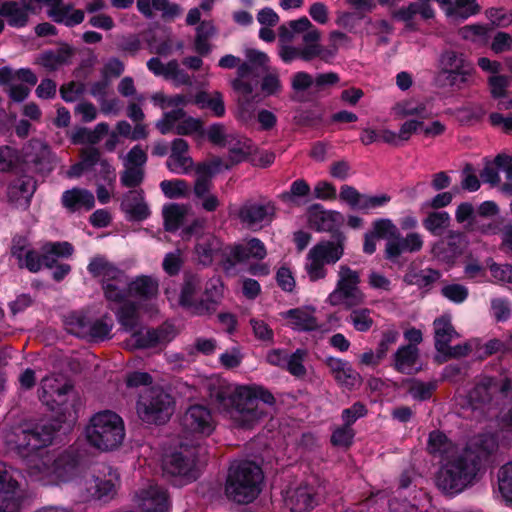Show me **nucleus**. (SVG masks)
Returning <instances> with one entry per match:
<instances>
[{
	"instance_id": "nucleus-28",
	"label": "nucleus",
	"mask_w": 512,
	"mask_h": 512,
	"mask_svg": "<svg viewBox=\"0 0 512 512\" xmlns=\"http://www.w3.org/2000/svg\"><path fill=\"white\" fill-rule=\"evenodd\" d=\"M82 461L80 453L70 448L59 454L53 461L54 474L64 482L71 480L77 473Z\"/></svg>"
},
{
	"instance_id": "nucleus-20",
	"label": "nucleus",
	"mask_w": 512,
	"mask_h": 512,
	"mask_svg": "<svg viewBox=\"0 0 512 512\" xmlns=\"http://www.w3.org/2000/svg\"><path fill=\"white\" fill-rule=\"evenodd\" d=\"M274 216L271 204L245 203L238 212L241 223L248 229L257 231L268 225Z\"/></svg>"
},
{
	"instance_id": "nucleus-56",
	"label": "nucleus",
	"mask_w": 512,
	"mask_h": 512,
	"mask_svg": "<svg viewBox=\"0 0 512 512\" xmlns=\"http://www.w3.org/2000/svg\"><path fill=\"white\" fill-rule=\"evenodd\" d=\"M211 287L213 288V292L205 303L201 302L197 305L194 303V314L211 313L216 310L217 303L222 296L223 286L219 280H216L211 283Z\"/></svg>"
},
{
	"instance_id": "nucleus-23",
	"label": "nucleus",
	"mask_w": 512,
	"mask_h": 512,
	"mask_svg": "<svg viewBox=\"0 0 512 512\" xmlns=\"http://www.w3.org/2000/svg\"><path fill=\"white\" fill-rule=\"evenodd\" d=\"M220 250V241L211 233L199 234L194 223V262L203 266L212 263L215 254Z\"/></svg>"
},
{
	"instance_id": "nucleus-15",
	"label": "nucleus",
	"mask_w": 512,
	"mask_h": 512,
	"mask_svg": "<svg viewBox=\"0 0 512 512\" xmlns=\"http://www.w3.org/2000/svg\"><path fill=\"white\" fill-rule=\"evenodd\" d=\"M512 390V381L504 379L502 384H498L490 377H484L479 383L469 392L467 396V407L471 409L472 414L477 417L478 414L486 410H490V401L492 395L499 392L501 395H506Z\"/></svg>"
},
{
	"instance_id": "nucleus-13",
	"label": "nucleus",
	"mask_w": 512,
	"mask_h": 512,
	"mask_svg": "<svg viewBox=\"0 0 512 512\" xmlns=\"http://www.w3.org/2000/svg\"><path fill=\"white\" fill-rule=\"evenodd\" d=\"M247 61L239 65L237 77L232 81L233 89L244 97L249 96L258 84L259 68L266 69L268 56L258 50L249 49L246 52Z\"/></svg>"
},
{
	"instance_id": "nucleus-42",
	"label": "nucleus",
	"mask_w": 512,
	"mask_h": 512,
	"mask_svg": "<svg viewBox=\"0 0 512 512\" xmlns=\"http://www.w3.org/2000/svg\"><path fill=\"white\" fill-rule=\"evenodd\" d=\"M428 450L431 454L439 456L442 460L458 453L460 450L440 431H433L429 435Z\"/></svg>"
},
{
	"instance_id": "nucleus-31",
	"label": "nucleus",
	"mask_w": 512,
	"mask_h": 512,
	"mask_svg": "<svg viewBox=\"0 0 512 512\" xmlns=\"http://www.w3.org/2000/svg\"><path fill=\"white\" fill-rule=\"evenodd\" d=\"M33 11L31 4L20 5L16 1H5L0 6V16L13 28L25 27L29 21V13Z\"/></svg>"
},
{
	"instance_id": "nucleus-6",
	"label": "nucleus",
	"mask_w": 512,
	"mask_h": 512,
	"mask_svg": "<svg viewBox=\"0 0 512 512\" xmlns=\"http://www.w3.org/2000/svg\"><path fill=\"white\" fill-rule=\"evenodd\" d=\"M85 433L92 447L103 452L114 451L124 441V421L117 413L104 410L91 417Z\"/></svg>"
},
{
	"instance_id": "nucleus-26",
	"label": "nucleus",
	"mask_w": 512,
	"mask_h": 512,
	"mask_svg": "<svg viewBox=\"0 0 512 512\" xmlns=\"http://www.w3.org/2000/svg\"><path fill=\"white\" fill-rule=\"evenodd\" d=\"M284 501L291 512H308L317 505L313 488L307 485L289 488Z\"/></svg>"
},
{
	"instance_id": "nucleus-18",
	"label": "nucleus",
	"mask_w": 512,
	"mask_h": 512,
	"mask_svg": "<svg viewBox=\"0 0 512 512\" xmlns=\"http://www.w3.org/2000/svg\"><path fill=\"white\" fill-rule=\"evenodd\" d=\"M267 252L262 241L257 238H251L246 243L230 246L225 250V260L223 267L229 271L237 263L245 262L251 258L263 259Z\"/></svg>"
},
{
	"instance_id": "nucleus-29",
	"label": "nucleus",
	"mask_w": 512,
	"mask_h": 512,
	"mask_svg": "<svg viewBox=\"0 0 512 512\" xmlns=\"http://www.w3.org/2000/svg\"><path fill=\"white\" fill-rule=\"evenodd\" d=\"M61 204L70 213H75L82 209L89 211L95 206V197L87 189L74 187L62 193Z\"/></svg>"
},
{
	"instance_id": "nucleus-32",
	"label": "nucleus",
	"mask_w": 512,
	"mask_h": 512,
	"mask_svg": "<svg viewBox=\"0 0 512 512\" xmlns=\"http://www.w3.org/2000/svg\"><path fill=\"white\" fill-rule=\"evenodd\" d=\"M314 312V309L310 307H303L290 309L282 313V316L287 320V324L294 330L313 331L319 327Z\"/></svg>"
},
{
	"instance_id": "nucleus-41",
	"label": "nucleus",
	"mask_w": 512,
	"mask_h": 512,
	"mask_svg": "<svg viewBox=\"0 0 512 512\" xmlns=\"http://www.w3.org/2000/svg\"><path fill=\"white\" fill-rule=\"evenodd\" d=\"M187 209L178 203H168L162 208L164 230L170 233L176 232L183 224Z\"/></svg>"
},
{
	"instance_id": "nucleus-36",
	"label": "nucleus",
	"mask_w": 512,
	"mask_h": 512,
	"mask_svg": "<svg viewBox=\"0 0 512 512\" xmlns=\"http://www.w3.org/2000/svg\"><path fill=\"white\" fill-rule=\"evenodd\" d=\"M108 476V478L95 477L93 485L89 488V490L92 491V495L104 503L114 497L116 494V485L119 482L118 474L111 468H109Z\"/></svg>"
},
{
	"instance_id": "nucleus-21",
	"label": "nucleus",
	"mask_w": 512,
	"mask_h": 512,
	"mask_svg": "<svg viewBox=\"0 0 512 512\" xmlns=\"http://www.w3.org/2000/svg\"><path fill=\"white\" fill-rule=\"evenodd\" d=\"M120 209L129 222H142L151 215V210L145 201V194L142 189L126 192L122 197Z\"/></svg>"
},
{
	"instance_id": "nucleus-49",
	"label": "nucleus",
	"mask_w": 512,
	"mask_h": 512,
	"mask_svg": "<svg viewBox=\"0 0 512 512\" xmlns=\"http://www.w3.org/2000/svg\"><path fill=\"white\" fill-rule=\"evenodd\" d=\"M311 25L312 23L305 16L297 20H291L279 27V39L282 42H291L296 36L304 34L311 27Z\"/></svg>"
},
{
	"instance_id": "nucleus-11",
	"label": "nucleus",
	"mask_w": 512,
	"mask_h": 512,
	"mask_svg": "<svg viewBox=\"0 0 512 512\" xmlns=\"http://www.w3.org/2000/svg\"><path fill=\"white\" fill-rule=\"evenodd\" d=\"M360 275L347 266H340L336 288L329 294L327 302L332 306L344 305L353 308L364 303L365 295L359 289Z\"/></svg>"
},
{
	"instance_id": "nucleus-2",
	"label": "nucleus",
	"mask_w": 512,
	"mask_h": 512,
	"mask_svg": "<svg viewBox=\"0 0 512 512\" xmlns=\"http://www.w3.org/2000/svg\"><path fill=\"white\" fill-rule=\"evenodd\" d=\"M72 390L73 385L70 383H65L56 390L59 398V411L56 419L37 425L33 429H22L19 433L7 436V444L10 449L22 458L29 468L41 471L45 466V461L42 458L45 448L53 442L63 424L70 429L76 422L77 413L74 403L68 406L63 399Z\"/></svg>"
},
{
	"instance_id": "nucleus-64",
	"label": "nucleus",
	"mask_w": 512,
	"mask_h": 512,
	"mask_svg": "<svg viewBox=\"0 0 512 512\" xmlns=\"http://www.w3.org/2000/svg\"><path fill=\"white\" fill-rule=\"evenodd\" d=\"M487 267L497 282L512 283V265L496 264L490 259L487 261Z\"/></svg>"
},
{
	"instance_id": "nucleus-59",
	"label": "nucleus",
	"mask_w": 512,
	"mask_h": 512,
	"mask_svg": "<svg viewBox=\"0 0 512 512\" xmlns=\"http://www.w3.org/2000/svg\"><path fill=\"white\" fill-rule=\"evenodd\" d=\"M435 389V382H423L419 380H411L408 386V392L412 398L420 401L429 399Z\"/></svg>"
},
{
	"instance_id": "nucleus-37",
	"label": "nucleus",
	"mask_w": 512,
	"mask_h": 512,
	"mask_svg": "<svg viewBox=\"0 0 512 512\" xmlns=\"http://www.w3.org/2000/svg\"><path fill=\"white\" fill-rule=\"evenodd\" d=\"M433 326L436 350H447L450 342L458 337V333L451 324V317L447 315L441 316L434 320Z\"/></svg>"
},
{
	"instance_id": "nucleus-24",
	"label": "nucleus",
	"mask_w": 512,
	"mask_h": 512,
	"mask_svg": "<svg viewBox=\"0 0 512 512\" xmlns=\"http://www.w3.org/2000/svg\"><path fill=\"white\" fill-rule=\"evenodd\" d=\"M455 219L467 231L480 232L482 234H495L497 232L496 224L482 223L477 219L475 208L469 202H462L457 206Z\"/></svg>"
},
{
	"instance_id": "nucleus-47",
	"label": "nucleus",
	"mask_w": 512,
	"mask_h": 512,
	"mask_svg": "<svg viewBox=\"0 0 512 512\" xmlns=\"http://www.w3.org/2000/svg\"><path fill=\"white\" fill-rule=\"evenodd\" d=\"M480 10L476 0H455L452 6L445 8L447 17L455 20H466Z\"/></svg>"
},
{
	"instance_id": "nucleus-3",
	"label": "nucleus",
	"mask_w": 512,
	"mask_h": 512,
	"mask_svg": "<svg viewBox=\"0 0 512 512\" xmlns=\"http://www.w3.org/2000/svg\"><path fill=\"white\" fill-rule=\"evenodd\" d=\"M226 146V160L212 157L194 166V206L200 205L206 211H214L219 205L218 198L209 192L212 178L245 161L255 149L251 139L238 134L230 135Z\"/></svg>"
},
{
	"instance_id": "nucleus-33",
	"label": "nucleus",
	"mask_w": 512,
	"mask_h": 512,
	"mask_svg": "<svg viewBox=\"0 0 512 512\" xmlns=\"http://www.w3.org/2000/svg\"><path fill=\"white\" fill-rule=\"evenodd\" d=\"M159 283L152 276L139 275L133 280L129 279L128 298L135 297L143 301H149L157 297Z\"/></svg>"
},
{
	"instance_id": "nucleus-40",
	"label": "nucleus",
	"mask_w": 512,
	"mask_h": 512,
	"mask_svg": "<svg viewBox=\"0 0 512 512\" xmlns=\"http://www.w3.org/2000/svg\"><path fill=\"white\" fill-rule=\"evenodd\" d=\"M119 304L120 307L115 313L118 323L125 331L131 332L135 330L139 322V304L129 300V298Z\"/></svg>"
},
{
	"instance_id": "nucleus-25",
	"label": "nucleus",
	"mask_w": 512,
	"mask_h": 512,
	"mask_svg": "<svg viewBox=\"0 0 512 512\" xmlns=\"http://www.w3.org/2000/svg\"><path fill=\"white\" fill-rule=\"evenodd\" d=\"M424 20L432 19L435 12L429 3H410L407 6L401 7L393 13V17L405 24L406 29L411 31L419 30V25L416 20L417 16Z\"/></svg>"
},
{
	"instance_id": "nucleus-38",
	"label": "nucleus",
	"mask_w": 512,
	"mask_h": 512,
	"mask_svg": "<svg viewBox=\"0 0 512 512\" xmlns=\"http://www.w3.org/2000/svg\"><path fill=\"white\" fill-rule=\"evenodd\" d=\"M343 220L341 213L337 211L315 209L310 213L309 222L317 231H332Z\"/></svg>"
},
{
	"instance_id": "nucleus-5",
	"label": "nucleus",
	"mask_w": 512,
	"mask_h": 512,
	"mask_svg": "<svg viewBox=\"0 0 512 512\" xmlns=\"http://www.w3.org/2000/svg\"><path fill=\"white\" fill-rule=\"evenodd\" d=\"M263 472L254 462L241 460L231 464L225 485L227 497L240 504H248L261 492Z\"/></svg>"
},
{
	"instance_id": "nucleus-52",
	"label": "nucleus",
	"mask_w": 512,
	"mask_h": 512,
	"mask_svg": "<svg viewBox=\"0 0 512 512\" xmlns=\"http://www.w3.org/2000/svg\"><path fill=\"white\" fill-rule=\"evenodd\" d=\"M450 215L446 211L429 213L423 220V226L434 236L442 235L450 225Z\"/></svg>"
},
{
	"instance_id": "nucleus-54",
	"label": "nucleus",
	"mask_w": 512,
	"mask_h": 512,
	"mask_svg": "<svg viewBox=\"0 0 512 512\" xmlns=\"http://www.w3.org/2000/svg\"><path fill=\"white\" fill-rule=\"evenodd\" d=\"M373 311L368 308H354L347 320L358 332H367L374 324Z\"/></svg>"
},
{
	"instance_id": "nucleus-53",
	"label": "nucleus",
	"mask_w": 512,
	"mask_h": 512,
	"mask_svg": "<svg viewBox=\"0 0 512 512\" xmlns=\"http://www.w3.org/2000/svg\"><path fill=\"white\" fill-rule=\"evenodd\" d=\"M215 34L214 26L210 21H203L196 27V39H194V51L199 54H207L211 50L210 39Z\"/></svg>"
},
{
	"instance_id": "nucleus-61",
	"label": "nucleus",
	"mask_w": 512,
	"mask_h": 512,
	"mask_svg": "<svg viewBox=\"0 0 512 512\" xmlns=\"http://www.w3.org/2000/svg\"><path fill=\"white\" fill-rule=\"evenodd\" d=\"M144 169L141 167H127L120 175V182L123 187L136 190L144 180Z\"/></svg>"
},
{
	"instance_id": "nucleus-45",
	"label": "nucleus",
	"mask_w": 512,
	"mask_h": 512,
	"mask_svg": "<svg viewBox=\"0 0 512 512\" xmlns=\"http://www.w3.org/2000/svg\"><path fill=\"white\" fill-rule=\"evenodd\" d=\"M418 349L407 345L400 347L395 354V368L401 373L410 374L417 370Z\"/></svg>"
},
{
	"instance_id": "nucleus-1",
	"label": "nucleus",
	"mask_w": 512,
	"mask_h": 512,
	"mask_svg": "<svg viewBox=\"0 0 512 512\" xmlns=\"http://www.w3.org/2000/svg\"><path fill=\"white\" fill-rule=\"evenodd\" d=\"M498 447L494 434H478L470 438L466 447L442 460L435 475V484L444 494L455 496L475 485L480 479L482 459Z\"/></svg>"
},
{
	"instance_id": "nucleus-39",
	"label": "nucleus",
	"mask_w": 512,
	"mask_h": 512,
	"mask_svg": "<svg viewBox=\"0 0 512 512\" xmlns=\"http://www.w3.org/2000/svg\"><path fill=\"white\" fill-rule=\"evenodd\" d=\"M462 235L457 232H450L447 239H441L432 247V254L439 260L450 262L461 253L456 245V241L460 240Z\"/></svg>"
},
{
	"instance_id": "nucleus-60",
	"label": "nucleus",
	"mask_w": 512,
	"mask_h": 512,
	"mask_svg": "<svg viewBox=\"0 0 512 512\" xmlns=\"http://www.w3.org/2000/svg\"><path fill=\"white\" fill-rule=\"evenodd\" d=\"M160 188L165 197L169 199H178L183 197L187 190V182L182 179L163 180Z\"/></svg>"
},
{
	"instance_id": "nucleus-4",
	"label": "nucleus",
	"mask_w": 512,
	"mask_h": 512,
	"mask_svg": "<svg viewBox=\"0 0 512 512\" xmlns=\"http://www.w3.org/2000/svg\"><path fill=\"white\" fill-rule=\"evenodd\" d=\"M216 397L225 416L239 428H252L262 419L265 410L260 401L268 405L275 402L274 396L258 385L238 386L230 396L224 397L218 392Z\"/></svg>"
},
{
	"instance_id": "nucleus-57",
	"label": "nucleus",
	"mask_w": 512,
	"mask_h": 512,
	"mask_svg": "<svg viewBox=\"0 0 512 512\" xmlns=\"http://www.w3.org/2000/svg\"><path fill=\"white\" fill-rule=\"evenodd\" d=\"M185 117L183 108H176L165 112L163 117L156 122V128L162 135L169 134L175 127L176 122Z\"/></svg>"
},
{
	"instance_id": "nucleus-51",
	"label": "nucleus",
	"mask_w": 512,
	"mask_h": 512,
	"mask_svg": "<svg viewBox=\"0 0 512 512\" xmlns=\"http://www.w3.org/2000/svg\"><path fill=\"white\" fill-rule=\"evenodd\" d=\"M361 23L365 25L366 17L361 13L355 12H338L335 24L347 32L360 36V31L363 30Z\"/></svg>"
},
{
	"instance_id": "nucleus-46",
	"label": "nucleus",
	"mask_w": 512,
	"mask_h": 512,
	"mask_svg": "<svg viewBox=\"0 0 512 512\" xmlns=\"http://www.w3.org/2000/svg\"><path fill=\"white\" fill-rule=\"evenodd\" d=\"M14 80L34 86L37 84L38 78L30 68H20L18 70H13L9 66L0 68V85H9Z\"/></svg>"
},
{
	"instance_id": "nucleus-48",
	"label": "nucleus",
	"mask_w": 512,
	"mask_h": 512,
	"mask_svg": "<svg viewBox=\"0 0 512 512\" xmlns=\"http://www.w3.org/2000/svg\"><path fill=\"white\" fill-rule=\"evenodd\" d=\"M320 31L311 25V27L303 34L302 60H312L322 53V47L319 43Z\"/></svg>"
},
{
	"instance_id": "nucleus-44",
	"label": "nucleus",
	"mask_w": 512,
	"mask_h": 512,
	"mask_svg": "<svg viewBox=\"0 0 512 512\" xmlns=\"http://www.w3.org/2000/svg\"><path fill=\"white\" fill-rule=\"evenodd\" d=\"M162 468L164 473L172 476H188L192 471L189 460L181 452L166 456L163 459Z\"/></svg>"
},
{
	"instance_id": "nucleus-8",
	"label": "nucleus",
	"mask_w": 512,
	"mask_h": 512,
	"mask_svg": "<svg viewBox=\"0 0 512 512\" xmlns=\"http://www.w3.org/2000/svg\"><path fill=\"white\" fill-rule=\"evenodd\" d=\"M174 408V397L160 386L144 389L136 402V413L139 419L148 425L166 424L173 415Z\"/></svg>"
},
{
	"instance_id": "nucleus-62",
	"label": "nucleus",
	"mask_w": 512,
	"mask_h": 512,
	"mask_svg": "<svg viewBox=\"0 0 512 512\" xmlns=\"http://www.w3.org/2000/svg\"><path fill=\"white\" fill-rule=\"evenodd\" d=\"M490 93L493 98L499 99V103L501 101H506L507 97V88L509 85V78L501 75H492L488 79Z\"/></svg>"
},
{
	"instance_id": "nucleus-27",
	"label": "nucleus",
	"mask_w": 512,
	"mask_h": 512,
	"mask_svg": "<svg viewBox=\"0 0 512 512\" xmlns=\"http://www.w3.org/2000/svg\"><path fill=\"white\" fill-rule=\"evenodd\" d=\"M174 337L173 327L161 325L158 328L148 329L146 333L136 332L133 334L134 348L149 349L170 342Z\"/></svg>"
},
{
	"instance_id": "nucleus-7",
	"label": "nucleus",
	"mask_w": 512,
	"mask_h": 512,
	"mask_svg": "<svg viewBox=\"0 0 512 512\" xmlns=\"http://www.w3.org/2000/svg\"><path fill=\"white\" fill-rule=\"evenodd\" d=\"M87 271L92 278L99 280L108 302L122 303L128 299L129 276L104 256L93 257L87 265Z\"/></svg>"
},
{
	"instance_id": "nucleus-43",
	"label": "nucleus",
	"mask_w": 512,
	"mask_h": 512,
	"mask_svg": "<svg viewBox=\"0 0 512 512\" xmlns=\"http://www.w3.org/2000/svg\"><path fill=\"white\" fill-rule=\"evenodd\" d=\"M109 124L106 122L98 123L93 130L86 127L78 128L72 135L73 144H89L94 146L100 142L103 136L108 134Z\"/></svg>"
},
{
	"instance_id": "nucleus-34",
	"label": "nucleus",
	"mask_w": 512,
	"mask_h": 512,
	"mask_svg": "<svg viewBox=\"0 0 512 512\" xmlns=\"http://www.w3.org/2000/svg\"><path fill=\"white\" fill-rule=\"evenodd\" d=\"M188 148L189 145L187 141L182 138H176L172 141L171 155L166 163L170 171L179 172L178 169L182 168L183 173H190L192 168V158L184 156L188 151Z\"/></svg>"
},
{
	"instance_id": "nucleus-63",
	"label": "nucleus",
	"mask_w": 512,
	"mask_h": 512,
	"mask_svg": "<svg viewBox=\"0 0 512 512\" xmlns=\"http://www.w3.org/2000/svg\"><path fill=\"white\" fill-rule=\"evenodd\" d=\"M398 227L392 222V220L387 218H382L374 221L373 223V233L378 238H383L389 241V239H393L398 235Z\"/></svg>"
},
{
	"instance_id": "nucleus-14",
	"label": "nucleus",
	"mask_w": 512,
	"mask_h": 512,
	"mask_svg": "<svg viewBox=\"0 0 512 512\" xmlns=\"http://www.w3.org/2000/svg\"><path fill=\"white\" fill-rule=\"evenodd\" d=\"M247 61L239 65L237 77L232 81L233 89L244 97L249 96L258 84L259 68L266 69L268 56L258 50L249 49L246 52Z\"/></svg>"
},
{
	"instance_id": "nucleus-16",
	"label": "nucleus",
	"mask_w": 512,
	"mask_h": 512,
	"mask_svg": "<svg viewBox=\"0 0 512 512\" xmlns=\"http://www.w3.org/2000/svg\"><path fill=\"white\" fill-rule=\"evenodd\" d=\"M23 500V493L14 471L0 461V512H17Z\"/></svg>"
},
{
	"instance_id": "nucleus-19",
	"label": "nucleus",
	"mask_w": 512,
	"mask_h": 512,
	"mask_svg": "<svg viewBox=\"0 0 512 512\" xmlns=\"http://www.w3.org/2000/svg\"><path fill=\"white\" fill-rule=\"evenodd\" d=\"M215 429V420L211 411L204 406L194 405V440L196 435L206 438L212 434ZM208 449L203 445L194 443V467L196 466V458L200 464L206 463Z\"/></svg>"
},
{
	"instance_id": "nucleus-58",
	"label": "nucleus",
	"mask_w": 512,
	"mask_h": 512,
	"mask_svg": "<svg viewBox=\"0 0 512 512\" xmlns=\"http://www.w3.org/2000/svg\"><path fill=\"white\" fill-rule=\"evenodd\" d=\"M307 356V351L305 349H297L291 355H287V360L285 363V368L289 371L290 374L296 377H301L306 374V368L304 366V360Z\"/></svg>"
},
{
	"instance_id": "nucleus-30",
	"label": "nucleus",
	"mask_w": 512,
	"mask_h": 512,
	"mask_svg": "<svg viewBox=\"0 0 512 512\" xmlns=\"http://www.w3.org/2000/svg\"><path fill=\"white\" fill-rule=\"evenodd\" d=\"M140 507L144 512H168V493L158 485H151L141 492Z\"/></svg>"
},
{
	"instance_id": "nucleus-50",
	"label": "nucleus",
	"mask_w": 512,
	"mask_h": 512,
	"mask_svg": "<svg viewBox=\"0 0 512 512\" xmlns=\"http://www.w3.org/2000/svg\"><path fill=\"white\" fill-rule=\"evenodd\" d=\"M194 104L209 109L217 117H221L225 113L224 102L219 92H199L194 95Z\"/></svg>"
},
{
	"instance_id": "nucleus-9",
	"label": "nucleus",
	"mask_w": 512,
	"mask_h": 512,
	"mask_svg": "<svg viewBox=\"0 0 512 512\" xmlns=\"http://www.w3.org/2000/svg\"><path fill=\"white\" fill-rule=\"evenodd\" d=\"M344 237L335 240L321 241L313 246L305 262V271L311 281L324 279L327 275V265L335 264L344 253Z\"/></svg>"
},
{
	"instance_id": "nucleus-35",
	"label": "nucleus",
	"mask_w": 512,
	"mask_h": 512,
	"mask_svg": "<svg viewBox=\"0 0 512 512\" xmlns=\"http://www.w3.org/2000/svg\"><path fill=\"white\" fill-rule=\"evenodd\" d=\"M327 365L335 380L342 386L352 388L359 382V374L347 361L331 357L327 359Z\"/></svg>"
},
{
	"instance_id": "nucleus-12",
	"label": "nucleus",
	"mask_w": 512,
	"mask_h": 512,
	"mask_svg": "<svg viewBox=\"0 0 512 512\" xmlns=\"http://www.w3.org/2000/svg\"><path fill=\"white\" fill-rule=\"evenodd\" d=\"M438 70L449 86L460 89L470 80L474 67L463 53L446 50L438 59Z\"/></svg>"
},
{
	"instance_id": "nucleus-10",
	"label": "nucleus",
	"mask_w": 512,
	"mask_h": 512,
	"mask_svg": "<svg viewBox=\"0 0 512 512\" xmlns=\"http://www.w3.org/2000/svg\"><path fill=\"white\" fill-rule=\"evenodd\" d=\"M392 112L398 119L416 117L406 120L400 126L398 137L400 138L401 145L407 142L413 134H421V119H427L432 115V110L429 108L428 102L416 99H405L397 102L393 106Z\"/></svg>"
},
{
	"instance_id": "nucleus-55",
	"label": "nucleus",
	"mask_w": 512,
	"mask_h": 512,
	"mask_svg": "<svg viewBox=\"0 0 512 512\" xmlns=\"http://www.w3.org/2000/svg\"><path fill=\"white\" fill-rule=\"evenodd\" d=\"M498 487L503 499L512 505V462L507 463L500 469Z\"/></svg>"
},
{
	"instance_id": "nucleus-17",
	"label": "nucleus",
	"mask_w": 512,
	"mask_h": 512,
	"mask_svg": "<svg viewBox=\"0 0 512 512\" xmlns=\"http://www.w3.org/2000/svg\"><path fill=\"white\" fill-rule=\"evenodd\" d=\"M14 172L16 176L7 186L8 202L16 208L27 209L37 188L36 181L32 176L20 173L19 168Z\"/></svg>"
},
{
	"instance_id": "nucleus-22",
	"label": "nucleus",
	"mask_w": 512,
	"mask_h": 512,
	"mask_svg": "<svg viewBox=\"0 0 512 512\" xmlns=\"http://www.w3.org/2000/svg\"><path fill=\"white\" fill-rule=\"evenodd\" d=\"M75 55V49L66 42H60L56 50H43L35 58V64L41 66L48 72H55L63 66L71 64Z\"/></svg>"
}]
</instances>
